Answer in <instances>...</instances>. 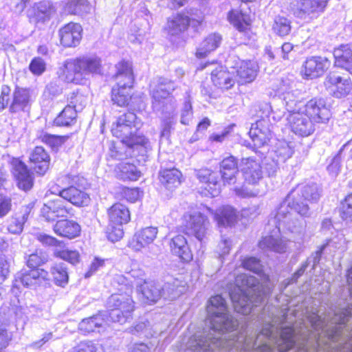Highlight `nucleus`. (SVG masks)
<instances>
[{
    "instance_id": "f257e3e1",
    "label": "nucleus",
    "mask_w": 352,
    "mask_h": 352,
    "mask_svg": "<svg viewBox=\"0 0 352 352\" xmlns=\"http://www.w3.org/2000/svg\"><path fill=\"white\" fill-rule=\"evenodd\" d=\"M207 312L208 320L213 333L207 336H194L187 343V352H211L214 348L230 349L232 347L248 351L257 344L258 346L252 352H286L294 345L296 340V334L292 327H283L278 338L272 324L263 327L254 341L252 338H245L242 334L227 336L226 333L235 330L238 322L228 314L226 300L219 295L212 296L208 300Z\"/></svg>"
},
{
    "instance_id": "f03ea898",
    "label": "nucleus",
    "mask_w": 352,
    "mask_h": 352,
    "mask_svg": "<svg viewBox=\"0 0 352 352\" xmlns=\"http://www.w3.org/2000/svg\"><path fill=\"white\" fill-rule=\"evenodd\" d=\"M255 277L245 274L238 275L235 287L230 292L234 310L243 315L249 314L253 306L263 301L270 288L261 289Z\"/></svg>"
},
{
    "instance_id": "7ed1b4c3",
    "label": "nucleus",
    "mask_w": 352,
    "mask_h": 352,
    "mask_svg": "<svg viewBox=\"0 0 352 352\" xmlns=\"http://www.w3.org/2000/svg\"><path fill=\"white\" fill-rule=\"evenodd\" d=\"M308 214V205L301 201L299 195L296 196L295 192H292L278 208L275 219L278 222V229L283 224L292 232L302 235L304 233L305 227L302 217Z\"/></svg>"
},
{
    "instance_id": "20e7f679",
    "label": "nucleus",
    "mask_w": 352,
    "mask_h": 352,
    "mask_svg": "<svg viewBox=\"0 0 352 352\" xmlns=\"http://www.w3.org/2000/svg\"><path fill=\"white\" fill-rule=\"evenodd\" d=\"M101 68L100 58L82 56L66 60L58 68L57 74L64 82L80 84L90 74L100 73Z\"/></svg>"
},
{
    "instance_id": "39448f33",
    "label": "nucleus",
    "mask_w": 352,
    "mask_h": 352,
    "mask_svg": "<svg viewBox=\"0 0 352 352\" xmlns=\"http://www.w3.org/2000/svg\"><path fill=\"white\" fill-rule=\"evenodd\" d=\"M115 280L120 286L118 288L119 292L112 294L108 299L109 316L113 322L123 324L130 318L134 309L133 301L131 298L133 285L122 275H118Z\"/></svg>"
},
{
    "instance_id": "423d86ee",
    "label": "nucleus",
    "mask_w": 352,
    "mask_h": 352,
    "mask_svg": "<svg viewBox=\"0 0 352 352\" xmlns=\"http://www.w3.org/2000/svg\"><path fill=\"white\" fill-rule=\"evenodd\" d=\"M140 126V121L138 120L136 115L129 111L118 118L112 125L111 133L129 147L132 148L136 145L144 146L148 143V140L137 133Z\"/></svg>"
},
{
    "instance_id": "0eeeda50",
    "label": "nucleus",
    "mask_w": 352,
    "mask_h": 352,
    "mask_svg": "<svg viewBox=\"0 0 352 352\" xmlns=\"http://www.w3.org/2000/svg\"><path fill=\"white\" fill-rule=\"evenodd\" d=\"M266 110H270L268 118H262L252 124L249 135L253 145L256 148H261L267 144L272 137V125L270 118L276 122L279 121L284 116V111L279 110L275 112L271 106L265 104Z\"/></svg>"
},
{
    "instance_id": "6e6552de",
    "label": "nucleus",
    "mask_w": 352,
    "mask_h": 352,
    "mask_svg": "<svg viewBox=\"0 0 352 352\" xmlns=\"http://www.w3.org/2000/svg\"><path fill=\"white\" fill-rule=\"evenodd\" d=\"M175 89L173 81L160 77L151 85L153 108L170 113L175 111V101L169 95Z\"/></svg>"
},
{
    "instance_id": "1a4fd4ad",
    "label": "nucleus",
    "mask_w": 352,
    "mask_h": 352,
    "mask_svg": "<svg viewBox=\"0 0 352 352\" xmlns=\"http://www.w3.org/2000/svg\"><path fill=\"white\" fill-rule=\"evenodd\" d=\"M108 217L111 227L108 231V239L113 242L117 241L124 234L122 226L129 223L131 219L130 211L126 206L117 203L109 208Z\"/></svg>"
},
{
    "instance_id": "9d476101",
    "label": "nucleus",
    "mask_w": 352,
    "mask_h": 352,
    "mask_svg": "<svg viewBox=\"0 0 352 352\" xmlns=\"http://www.w3.org/2000/svg\"><path fill=\"white\" fill-rule=\"evenodd\" d=\"M182 225L187 234L194 236L201 241L207 234L210 222L208 217L201 212L194 211L184 214Z\"/></svg>"
},
{
    "instance_id": "9b49d317",
    "label": "nucleus",
    "mask_w": 352,
    "mask_h": 352,
    "mask_svg": "<svg viewBox=\"0 0 352 352\" xmlns=\"http://www.w3.org/2000/svg\"><path fill=\"white\" fill-rule=\"evenodd\" d=\"M41 215L48 221H54L58 218H67L72 215V208L61 197H56L46 201L41 209Z\"/></svg>"
},
{
    "instance_id": "f8f14e48",
    "label": "nucleus",
    "mask_w": 352,
    "mask_h": 352,
    "mask_svg": "<svg viewBox=\"0 0 352 352\" xmlns=\"http://www.w3.org/2000/svg\"><path fill=\"white\" fill-rule=\"evenodd\" d=\"M287 120L291 130L299 136H309L315 130L314 124L302 109L290 113Z\"/></svg>"
},
{
    "instance_id": "ddd939ff",
    "label": "nucleus",
    "mask_w": 352,
    "mask_h": 352,
    "mask_svg": "<svg viewBox=\"0 0 352 352\" xmlns=\"http://www.w3.org/2000/svg\"><path fill=\"white\" fill-rule=\"evenodd\" d=\"M302 108L314 124L325 122L331 116L330 110L322 98L311 99L303 104Z\"/></svg>"
},
{
    "instance_id": "4468645a",
    "label": "nucleus",
    "mask_w": 352,
    "mask_h": 352,
    "mask_svg": "<svg viewBox=\"0 0 352 352\" xmlns=\"http://www.w3.org/2000/svg\"><path fill=\"white\" fill-rule=\"evenodd\" d=\"M330 66V61L325 57L310 56L302 65L301 73L305 79H314L324 74Z\"/></svg>"
},
{
    "instance_id": "2eb2a0df",
    "label": "nucleus",
    "mask_w": 352,
    "mask_h": 352,
    "mask_svg": "<svg viewBox=\"0 0 352 352\" xmlns=\"http://www.w3.org/2000/svg\"><path fill=\"white\" fill-rule=\"evenodd\" d=\"M240 170L245 182L249 184H256L263 179L261 164L258 160L252 157L243 158L240 163Z\"/></svg>"
},
{
    "instance_id": "dca6fc26",
    "label": "nucleus",
    "mask_w": 352,
    "mask_h": 352,
    "mask_svg": "<svg viewBox=\"0 0 352 352\" xmlns=\"http://www.w3.org/2000/svg\"><path fill=\"white\" fill-rule=\"evenodd\" d=\"M158 229L149 226L137 231L129 242V247L134 251L139 252L148 247L157 238Z\"/></svg>"
},
{
    "instance_id": "f3484780",
    "label": "nucleus",
    "mask_w": 352,
    "mask_h": 352,
    "mask_svg": "<svg viewBox=\"0 0 352 352\" xmlns=\"http://www.w3.org/2000/svg\"><path fill=\"white\" fill-rule=\"evenodd\" d=\"M327 4V0H299L296 13L304 19L317 17L324 12Z\"/></svg>"
},
{
    "instance_id": "a211bd4d",
    "label": "nucleus",
    "mask_w": 352,
    "mask_h": 352,
    "mask_svg": "<svg viewBox=\"0 0 352 352\" xmlns=\"http://www.w3.org/2000/svg\"><path fill=\"white\" fill-rule=\"evenodd\" d=\"M324 85L327 89L336 98L346 96L352 88L349 79H344L335 73H331L327 76Z\"/></svg>"
},
{
    "instance_id": "6ab92c4d",
    "label": "nucleus",
    "mask_w": 352,
    "mask_h": 352,
    "mask_svg": "<svg viewBox=\"0 0 352 352\" xmlns=\"http://www.w3.org/2000/svg\"><path fill=\"white\" fill-rule=\"evenodd\" d=\"M82 27L78 23H69L59 30L61 44L67 47H75L82 38Z\"/></svg>"
},
{
    "instance_id": "aec40b11",
    "label": "nucleus",
    "mask_w": 352,
    "mask_h": 352,
    "mask_svg": "<svg viewBox=\"0 0 352 352\" xmlns=\"http://www.w3.org/2000/svg\"><path fill=\"white\" fill-rule=\"evenodd\" d=\"M279 94L289 113L302 109L303 103L298 100L300 93L298 90L294 89L292 85H282L279 88Z\"/></svg>"
},
{
    "instance_id": "412c9836",
    "label": "nucleus",
    "mask_w": 352,
    "mask_h": 352,
    "mask_svg": "<svg viewBox=\"0 0 352 352\" xmlns=\"http://www.w3.org/2000/svg\"><path fill=\"white\" fill-rule=\"evenodd\" d=\"M234 69L238 76V81L240 83L252 82L257 74V65L254 62L250 60H235Z\"/></svg>"
},
{
    "instance_id": "4be33fe9",
    "label": "nucleus",
    "mask_w": 352,
    "mask_h": 352,
    "mask_svg": "<svg viewBox=\"0 0 352 352\" xmlns=\"http://www.w3.org/2000/svg\"><path fill=\"white\" fill-rule=\"evenodd\" d=\"M30 160L33 169L39 175H44L49 168L50 157L42 146H36L32 151Z\"/></svg>"
},
{
    "instance_id": "5701e85b",
    "label": "nucleus",
    "mask_w": 352,
    "mask_h": 352,
    "mask_svg": "<svg viewBox=\"0 0 352 352\" xmlns=\"http://www.w3.org/2000/svg\"><path fill=\"white\" fill-rule=\"evenodd\" d=\"M171 252L185 261H190L192 258L191 251L186 237L177 234L172 237L169 242Z\"/></svg>"
},
{
    "instance_id": "b1692460",
    "label": "nucleus",
    "mask_w": 352,
    "mask_h": 352,
    "mask_svg": "<svg viewBox=\"0 0 352 352\" xmlns=\"http://www.w3.org/2000/svg\"><path fill=\"white\" fill-rule=\"evenodd\" d=\"M211 80L215 87L221 89H229L235 84L233 74L223 66H218L212 72Z\"/></svg>"
},
{
    "instance_id": "393cba45",
    "label": "nucleus",
    "mask_w": 352,
    "mask_h": 352,
    "mask_svg": "<svg viewBox=\"0 0 352 352\" xmlns=\"http://www.w3.org/2000/svg\"><path fill=\"white\" fill-rule=\"evenodd\" d=\"M53 230L57 235L72 239L80 235L81 228L73 220L63 219L56 221Z\"/></svg>"
},
{
    "instance_id": "a878e982",
    "label": "nucleus",
    "mask_w": 352,
    "mask_h": 352,
    "mask_svg": "<svg viewBox=\"0 0 352 352\" xmlns=\"http://www.w3.org/2000/svg\"><path fill=\"white\" fill-rule=\"evenodd\" d=\"M13 175L19 188L23 190H30L32 186V178L27 166L21 161L13 162Z\"/></svg>"
},
{
    "instance_id": "bb28decb",
    "label": "nucleus",
    "mask_w": 352,
    "mask_h": 352,
    "mask_svg": "<svg viewBox=\"0 0 352 352\" xmlns=\"http://www.w3.org/2000/svg\"><path fill=\"white\" fill-rule=\"evenodd\" d=\"M214 219L219 227L232 226L237 221L238 214L232 206H223L214 212Z\"/></svg>"
},
{
    "instance_id": "cd10ccee",
    "label": "nucleus",
    "mask_w": 352,
    "mask_h": 352,
    "mask_svg": "<svg viewBox=\"0 0 352 352\" xmlns=\"http://www.w3.org/2000/svg\"><path fill=\"white\" fill-rule=\"evenodd\" d=\"M220 172L224 183L234 184L236 182V174L238 173L236 158L233 156L225 157L220 164Z\"/></svg>"
},
{
    "instance_id": "c85d7f7f",
    "label": "nucleus",
    "mask_w": 352,
    "mask_h": 352,
    "mask_svg": "<svg viewBox=\"0 0 352 352\" xmlns=\"http://www.w3.org/2000/svg\"><path fill=\"white\" fill-rule=\"evenodd\" d=\"M62 197L65 201H68L76 206H87L90 201V198L86 192L74 186L64 188L62 192Z\"/></svg>"
},
{
    "instance_id": "c756f323",
    "label": "nucleus",
    "mask_w": 352,
    "mask_h": 352,
    "mask_svg": "<svg viewBox=\"0 0 352 352\" xmlns=\"http://www.w3.org/2000/svg\"><path fill=\"white\" fill-rule=\"evenodd\" d=\"M182 173L177 168L165 169L160 172V181L168 190H173L182 183Z\"/></svg>"
},
{
    "instance_id": "7c9ffc66",
    "label": "nucleus",
    "mask_w": 352,
    "mask_h": 352,
    "mask_svg": "<svg viewBox=\"0 0 352 352\" xmlns=\"http://www.w3.org/2000/svg\"><path fill=\"white\" fill-rule=\"evenodd\" d=\"M116 79L119 86L133 85L134 78L131 64L121 61L116 65Z\"/></svg>"
},
{
    "instance_id": "2f4dec72",
    "label": "nucleus",
    "mask_w": 352,
    "mask_h": 352,
    "mask_svg": "<svg viewBox=\"0 0 352 352\" xmlns=\"http://www.w3.org/2000/svg\"><path fill=\"white\" fill-rule=\"evenodd\" d=\"M221 41V35L216 33L208 35L198 47L196 52L197 57L200 58L206 57L219 46Z\"/></svg>"
},
{
    "instance_id": "473e14b6",
    "label": "nucleus",
    "mask_w": 352,
    "mask_h": 352,
    "mask_svg": "<svg viewBox=\"0 0 352 352\" xmlns=\"http://www.w3.org/2000/svg\"><path fill=\"white\" fill-rule=\"evenodd\" d=\"M336 64L350 71L352 69V49L349 45H342L334 50Z\"/></svg>"
},
{
    "instance_id": "72a5a7b5",
    "label": "nucleus",
    "mask_w": 352,
    "mask_h": 352,
    "mask_svg": "<svg viewBox=\"0 0 352 352\" xmlns=\"http://www.w3.org/2000/svg\"><path fill=\"white\" fill-rule=\"evenodd\" d=\"M116 176L123 180H137L141 176V173L135 165L127 162L119 163L115 169Z\"/></svg>"
},
{
    "instance_id": "f704fd0d",
    "label": "nucleus",
    "mask_w": 352,
    "mask_h": 352,
    "mask_svg": "<svg viewBox=\"0 0 352 352\" xmlns=\"http://www.w3.org/2000/svg\"><path fill=\"white\" fill-rule=\"evenodd\" d=\"M105 322L100 316L83 319L78 324L79 330L83 333L104 330Z\"/></svg>"
},
{
    "instance_id": "c9c22d12",
    "label": "nucleus",
    "mask_w": 352,
    "mask_h": 352,
    "mask_svg": "<svg viewBox=\"0 0 352 352\" xmlns=\"http://www.w3.org/2000/svg\"><path fill=\"white\" fill-rule=\"evenodd\" d=\"M30 102V95L28 90L16 88L13 94V99L10 107L12 112L24 111Z\"/></svg>"
},
{
    "instance_id": "e433bc0d",
    "label": "nucleus",
    "mask_w": 352,
    "mask_h": 352,
    "mask_svg": "<svg viewBox=\"0 0 352 352\" xmlns=\"http://www.w3.org/2000/svg\"><path fill=\"white\" fill-rule=\"evenodd\" d=\"M133 85L119 86L118 84L112 89L111 100L120 107L129 104L131 99V90Z\"/></svg>"
},
{
    "instance_id": "4c0bfd02",
    "label": "nucleus",
    "mask_w": 352,
    "mask_h": 352,
    "mask_svg": "<svg viewBox=\"0 0 352 352\" xmlns=\"http://www.w3.org/2000/svg\"><path fill=\"white\" fill-rule=\"evenodd\" d=\"M47 272L42 269H32L28 272L23 274L20 282L25 287L33 286L40 282L41 280L47 279Z\"/></svg>"
},
{
    "instance_id": "58836bf2",
    "label": "nucleus",
    "mask_w": 352,
    "mask_h": 352,
    "mask_svg": "<svg viewBox=\"0 0 352 352\" xmlns=\"http://www.w3.org/2000/svg\"><path fill=\"white\" fill-rule=\"evenodd\" d=\"M51 274L56 285L64 287L68 283L69 275L65 263L54 264L51 267Z\"/></svg>"
},
{
    "instance_id": "ea45409f",
    "label": "nucleus",
    "mask_w": 352,
    "mask_h": 352,
    "mask_svg": "<svg viewBox=\"0 0 352 352\" xmlns=\"http://www.w3.org/2000/svg\"><path fill=\"white\" fill-rule=\"evenodd\" d=\"M162 287L154 282H144L141 286L143 296L149 302H156L162 296Z\"/></svg>"
},
{
    "instance_id": "a19ab883",
    "label": "nucleus",
    "mask_w": 352,
    "mask_h": 352,
    "mask_svg": "<svg viewBox=\"0 0 352 352\" xmlns=\"http://www.w3.org/2000/svg\"><path fill=\"white\" fill-rule=\"evenodd\" d=\"M188 25L187 18L184 15L177 14L168 20L166 28L169 34L175 35L184 31Z\"/></svg>"
},
{
    "instance_id": "79ce46f5",
    "label": "nucleus",
    "mask_w": 352,
    "mask_h": 352,
    "mask_svg": "<svg viewBox=\"0 0 352 352\" xmlns=\"http://www.w3.org/2000/svg\"><path fill=\"white\" fill-rule=\"evenodd\" d=\"M259 247L263 250L267 249L276 252H283L286 250V243L282 239L267 236L263 238L259 242Z\"/></svg>"
},
{
    "instance_id": "37998d69",
    "label": "nucleus",
    "mask_w": 352,
    "mask_h": 352,
    "mask_svg": "<svg viewBox=\"0 0 352 352\" xmlns=\"http://www.w3.org/2000/svg\"><path fill=\"white\" fill-rule=\"evenodd\" d=\"M76 109L72 104H67L56 117L55 123L58 126H69L76 122Z\"/></svg>"
},
{
    "instance_id": "c03bdc74",
    "label": "nucleus",
    "mask_w": 352,
    "mask_h": 352,
    "mask_svg": "<svg viewBox=\"0 0 352 352\" xmlns=\"http://www.w3.org/2000/svg\"><path fill=\"white\" fill-rule=\"evenodd\" d=\"M33 10L38 21H45L54 13V7L49 1H42L35 4Z\"/></svg>"
},
{
    "instance_id": "a18cd8bd",
    "label": "nucleus",
    "mask_w": 352,
    "mask_h": 352,
    "mask_svg": "<svg viewBox=\"0 0 352 352\" xmlns=\"http://www.w3.org/2000/svg\"><path fill=\"white\" fill-rule=\"evenodd\" d=\"M228 19L239 32H246L249 29V19L241 12L230 11L228 14Z\"/></svg>"
},
{
    "instance_id": "49530a36",
    "label": "nucleus",
    "mask_w": 352,
    "mask_h": 352,
    "mask_svg": "<svg viewBox=\"0 0 352 352\" xmlns=\"http://www.w3.org/2000/svg\"><path fill=\"white\" fill-rule=\"evenodd\" d=\"M54 256L63 260H65L72 264H76L79 262L80 254L76 250L69 249L56 248L54 252Z\"/></svg>"
},
{
    "instance_id": "de8ad7c7",
    "label": "nucleus",
    "mask_w": 352,
    "mask_h": 352,
    "mask_svg": "<svg viewBox=\"0 0 352 352\" xmlns=\"http://www.w3.org/2000/svg\"><path fill=\"white\" fill-rule=\"evenodd\" d=\"M184 286H179L178 280H174L173 283H168L162 288V296L165 298L174 299L179 296L184 291Z\"/></svg>"
},
{
    "instance_id": "09e8293b",
    "label": "nucleus",
    "mask_w": 352,
    "mask_h": 352,
    "mask_svg": "<svg viewBox=\"0 0 352 352\" xmlns=\"http://www.w3.org/2000/svg\"><path fill=\"white\" fill-rule=\"evenodd\" d=\"M273 29L277 34L281 36L288 35L291 31L290 22L286 18L278 16L275 19Z\"/></svg>"
},
{
    "instance_id": "8fccbe9b",
    "label": "nucleus",
    "mask_w": 352,
    "mask_h": 352,
    "mask_svg": "<svg viewBox=\"0 0 352 352\" xmlns=\"http://www.w3.org/2000/svg\"><path fill=\"white\" fill-rule=\"evenodd\" d=\"M302 197L308 201H316L320 197V191L316 184L305 185L300 189Z\"/></svg>"
},
{
    "instance_id": "3c124183",
    "label": "nucleus",
    "mask_w": 352,
    "mask_h": 352,
    "mask_svg": "<svg viewBox=\"0 0 352 352\" xmlns=\"http://www.w3.org/2000/svg\"><path fill=\"white\" fill-rule=\"evenodd\" d=\"M340 216L346 222H352V194L341 203Z\"/></svg>"
},
{
    "instance_id": "603ef678",
    "label": "nucleus",
    "mask_w": 352,
    "mask_h": 352,
    "mask_svg": "<svg viewBox=\"0 0 352 352\" xmlns=\"http://www.w3.org/2000/svg\"><path fill=\"white\" fill-rule=\"evenodd\" d=\"M275 153L277 156L285 160L292 157L294 153L293 148L288 142L279 141L276 145Z\"/></svg>"
},
{
    "instance_id": "864d4df0",
    "label": "nucleus",
    "mask_w": 352,
    "mask_h": 352,
    "mask_svg": "<svg viewBox=\"0 0 352 352\" xmlns=\"http://www.w3.org/2000/svg\"><path fill=\"white\" fill-rule=\"evenodd\" d=\"M243 267L255 274L262 275V265L260 261L255 257H249L243 260Z\"/></svg>"
},
{
    "instance_id": "5fc2aeb1",
    "label": "nucleus",
    "mask_w": 352,
    "mask_h": 352,
    "mask_svg": "<svg viewBox=\"0 0 352 352\" xmlns=\"http://www.w3.org/2000/svg\"><path fill=\"white\" fill-rule=\"evenodd\" d=\"M40 139L41 142L50 146L53 149L58 148L64 142V138L63 137L47 133L41 135Z\"/></svg>"
},
{
    "instance_id": "6e6d98bb",
    "label": "nucleus",
    "mask_w": 352,
    "mask_h": 352,
    "mask_svg": "<svg viewBox=\"0 0 352 352\" xmlns=\"http://www.w3.org/2000/svg\"><path fill=\"white\" fill-rule=\"evenodd\" d=\"M68 104H72L76 109V111L81 110L85 105L87 99L86 98L78 93H72L67 98Z\"/></svg>"
},
{
    "instance_id": "4d7b16f0",
    "label": "nucleus",
    "mask_w": 352,
    "mask_h": 352,
    "mask_svg": "<svg viewBox=\"0 0 352 352\" xmlns=\"http://www.w3.org/2000/svg\"><path fill=\"white\" fill-rule=\"evenodd\" d=\"M121 195L128 201L134 203L142 196V192L138 188L124 187L122 189Z\"/></svg>"
},
{
    "instance_id": "13d9d810",
    "label": "nucleus",
    "mask_w": 352,
    "mask_h": 352,
    "mask_svg": "<svg viewBox=\"0 0 352 352\" xmlns=\"http://www.w3.org/2000/svg\"><path fill=\"white\" fill-rule=\"evenodd\" d=\"M25 221V216H23L21 219L17 217H12L10 219V223L8 226V231L12 234L21 233L23 230Z\"/></svg>"
},
{
    "instance_id": "bf43d9fd",
    "label": "nucleus",
    "mask_w": 352,
    "mask_h": 352,
    "mask_svg": "<svg viewBox=\"0 0 352 352\" xmlns=\"http://www.w3.org/2000/svg\"><path fill=\"white\" fill-rule=\"evenodd\" d=\"M188 20V25L196 27L204 21V15L203 12L199 10L193 9L189 12L188 16H184Z\"/></svg>"
},
{
    "instance_id": "052dcab7",
    "label": "nucleus",
    "mask_w": 352,
    "mask_h": 352,
    "mask_svg": "<svg viewBox=\"0 0 352 352\" xmlns=\"http://www.w3.org/2000/svg\"><path fill=\"white\" fill-rule=\"evenodd\" d=\"M46 260L45 255L41 252L40 254H32L29 256L27 264L28 266L32 269H37L36 267L42 263H44Z\"/></svg>"
},
{
    "instance_id": "680f3d73",
    "label": "nucleus",
    "mask_w": 352,
    "mask_h": 352,
    "mask_svg": "<svg viewBox=\"0 0 352 352\" xmlns=\"http://www.w3.org/2000/svg\"><path fill=\"white\" fill-rule=\"evenodd\" d=\"M30 70L35 75L43 74L46 67V64L41 58H34L30 64Z\"/></svg>"
},
{
    "instance_id": "e2e57ef3",
    "label": "nucleus",
    "mask_w": 352,
    "mask_h": 352,
    "mask_svg": "<svg viewBox=\"0 0 352 352\" xmlns=\"http://www.w3.org/2000/svg\"><path fill=\"white\" fill-rule=\"evenodd\" d=\"M12 339V335L8 332L7 326L0 323V351L6 349Z\"/></svg>"
},
{
    "instance_id": "0e129e2a",
    "label": "nucleus",
    "mask_w": 352,
    "mask_h": 352,
    "mask_svg": "<svg viewBox=\"0 0 352 352\" xmlns=\"http://www.w3.org/2000/svg\"><path fill=\"white\" fill-rule=\"evenodd\" d=\"M38 240L44 245L54 246L56 248H60L63 246V243L58 241L54 237L46 234H39L37 236Z\"/></svg>"
},
{
    "instance_id": "69168bd1",
    "label": "nucleus",
    "mask_w": 352,
    "mask_h": 352,
    "mask_svg": "<svg viewBox=\"0 0 352 352\" xmlns=\"http://www.w3.org/2000/svg\"><path fill=\"white\" fill-rule=\"evenodd\" d=\"M96 347L91 341H82L73 347L70 352H96Z\"/></svg>"
},
{
    "instance_id": "338daca9",
    "label": "nucleus",
    "mask_w": 352,
    "mask_h": 352,
    "mask_svg": "<svg viewBox=\"0 0 352 352\" xmlns=\"http://www.w3.org/2000/svg\"><path fill=\"white\" fill-rule=\"evenodd\" d=\"M192 117V105L190 102L186 101L182 111L181 123L184 125L189 124Z\"/></svg>"
},
{
    "instance_id": "774afa93",
    "label": "nucleus",
    "mask_w": 352,
    "mask_h": 352,
    "mask_svg": "<svg viewBox=\"0 0 352 352\" xmlns=\"http://www.w3.org/2000/svg\"><path fill=\"white\" fill-rule=\"evenodd\" d=\"M341 156L340 154L336 155L331 160V162L327 167V170L330 175L336 177L338 175L341 169Z\"/></svg>"
}]
</instances>
